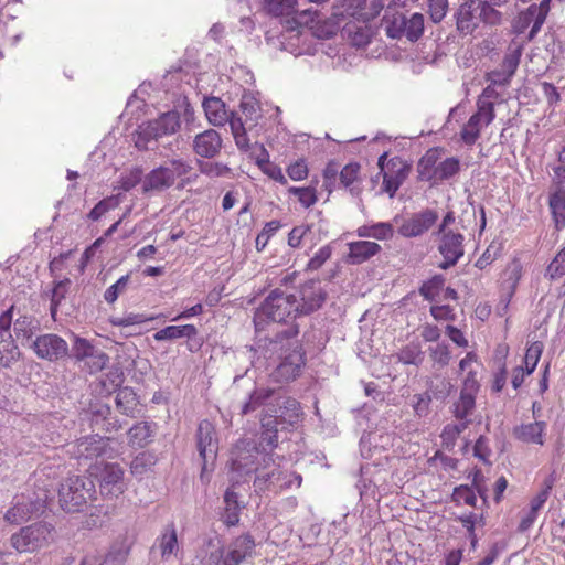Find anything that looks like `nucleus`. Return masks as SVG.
I'll return each instance as SVG.
<instances>
[{
    "label": "nucleus",
    "mask_w": 565,
    "mask_h": 565,
    "mask_svg": "<svg viewBox=\"0 0 565 565\" xmlns=\"http://www.w3.org/2000/svg\"><path fill=\"white\" fill-rule=\"evenodd\" d=\"M546 276L553 280L565 277V246L557 253V255L547 266Z\"/></svg>",
    "instance_id": "53"
},
{
    "label": "nucleus",
    "mask_w": 565,
    "mask_h": 565,
    "mask_svg": "<svg viewBox=\"0 0 565 565\" xmlns=\"http://www.w3.org/2000/svg\"><path fill=\"white\" fill-rule=\"evenodd\" d=\"M266 9L275 17L290 15L297 6V0H265Z\"/></svg>",
    "instance_id": "43"
},
{
    "label": "nucleus",
    "mask_w": 565,
    "mask_h": 565,
    "mask_svg": "<svg viewBox=\"0 0 565 565\" xmlns=\"http://www.w3.org/2000/svg\"><path fill=\"white\" fill-rule=\"evenodd\" d=\"M298 311L297 298L281 291H271L254 315L256 331H262L269 322L288 323L294 321Z\"/></svg>",
    "instance_id": "3"
},
{
    "label": "nucleus",
    "mask_w": 565,
    "mask_h": 565,
    "mask_svg": "<svg viewBox=\"0 0 565 565\" xmlns=\"http://www.w3.org/2000/svg\"><path fill=\"white\" fill-rule=\"evenodd\" d=\"M439 253L443 255L444 260L439 267L447 269L455 266L460 257L463 255V235L459 232H445L439 234Z\"/></svg>",
    "instance_id": "11"
},
{
    "label": "nucleus",
    "mask_w": 565,
    "mask_h": 565,
    "mask_svg": "<svg viewBox=\"0 0 565 565\" xmlns=\"http://www.w3.org/2000/svg\"><path fill=\"white\" fill-rule=\"evenodd\" d=\"M203 108L209 122L213 126H224L227 122L231 113L221 98H206L203 102Z\"/></svg>",
    "instance_id": "24"
},
{
    "label": "nucleus",
    "mask_w": 565,
    "mask_h": 565,
    "mask_svg": "<svg viewBox=\"0 0 565 565\" xmlns=\"http://www.w3.org/2000/svg\"><path fill=\"white\" fill-rule=\"evenodd\" d=\"M154 317H149L143 313H128L124 317H113L110 318V323L114 327H129L135 324H141L148 321L153 320Z\"/></svg>",
    "instance_id": "54"
},
{
    "label": "nucleus",
    "mask_w": 565,
    "mask_h": 565,
    "mask_svg": "<svg viewBox=\"0 0 565 565\" xmlns=\"http://www.w3.org/2000/svg\"><path fill=\"white\" fill-rule=\"evenodd\" d=\"M347 262L352 265H360L377 255L382 247L371 241H356L348 243Z\"/></svg>",
    "instance_id": "21"
},
{
    "label": "nucleus",
    "mask_w": 565,
    "mask_h": 565,
    "mask_svg": "<svg viewBox=\"0 0 565 565\" xmlns=\"http://www.w3.org/2000/svg\"><path fill=\"white\" fill-rule=\"evenodd\" d=\"M310 31L318 39H331L337 33V25L331 20H322L318 13Z\"/></svg>",
    "instance_id": "42"
},
{
    "label": "nucleus",
    "mask_w": 565,
    "mask_h": 565,
    "mask_svg": "<svg viewBox=\"0 0 565 565\" xmlns=\"http://www.w3.org/2000/svg\"><path fill=\"white\" fill-rule=\"evenodd\" d=\"M301 417L302 411L300 403L292 397L286 398L281 407V414L279 415L278 424L295 426L301 420Z\"/></svg>",
    "instance_id": "33"
},
{
    "label": "nucleus",
    "mask_w": 565,
    "mask_h": 565,
    "mask_svg": "<svg viewBox=\"0 0 565 565\" xmlns=\"http://www.w3.org/2000/svg\"><path fill=\"white\" fill-rule=\"evenodd\" d=\"M451 500L457 505L476 507L477 495L472 488L461 484L454 489V492L451 494Z\"/></svg>",
    "instance_id": "46"
},
{
    "label": "nucleus",
    "mask_w": 565,
    "mask_h": 565,
    "mask_svg": "<svg viewBox=\"0 0 565 565\" xmlns=\"http://www.w3.org/2000/svg\"><path fill=\"white\" fill-rule=\"evenodd\" d=\"M300 303L297 302L298 311L302 315H309L322 306L326 294L318 281L309 280L300 288Z\"/></svg>",
    "instance_id": "17"
},
{
    "label": "nucleus",
    "mask_w": 565,
    "mask_h": 565,
    "mask_svg": "<svg viewBox=\"0 0 565 565\" xmlns=\"http://www.w3.org/2000/svg\"><path fill=\"white\" fill-rule=\"evenodd\" d=\"M280 227L281 223L277 220L267 222L256 237V249L258 252L264 250L270 238L278 232Z\"/></svg>",
    "instance_id": "48"
},
{
    "label": "nucleus",
    "mask_w": 565,
    "mask_h": 565,
    "mask_svg": "<svg viewBox=\"0 0 565 565\" xmlns=\"http://www.w3.org/2000/svg\"><path fill=\"white\" fill-rule=\"evenodd\" d=\"M135 537L122 536L115 541L105 556V563L110 565H122L132 548Z\"/></svg>",
    "instance_id": "25"
},
{
    "label": "nucleus",
    "mask_w": 565,
    "mask_h": 565,
    "mask_svg": "<svg viewBox=\"0 0 565 565\" xmlns=\"http://www.w3.org/2000/svg\"><path fill=\"white\" fill-rule=\"evenodd\" d=\"M552 0H542L539 6L532 4L527 8L526 12L523 13L522 20L526 23L533 21V25L530 31V39H532L541 29L550 11V3Z\"/></svg>",
    "instance_id": "26"
},
{
    "label": "nucleus",
    "mask_w": 565,
    "mask_h": 565,
    "mask_svg": "<svg viewBox=\"0 0 565 565\" xmlns=\"http://www.w3.org/2000/svg\"><path fill=\"white\" fill-rule=\"evenodd\" d=\"M115 402L117 409L127 416H132L138 406L137 394L130 387L119 388Z\"/></svg>",
    "instance_id": "32"
},
{
    "label": "nucleus",
    "mask_w": 565,
    "mask_h": 565,
    "mask_svg": "<svg viewBox=\"0 0 565 565\" xmlns=\"http://www.w3.org/2000/svg\"><path fill=\"white\" fill-rule=\"evenodd\" d=\"M424 32V17L422 13H414L406 20L404 36L409 41H417Z\"/></svg>",
    "instance_id": "45"
},
{
    "label": "nucleus",
    "mask_w": 565,
    "mask_h": 565,
    "mask_svg": "<svg viewBox=\"0 0 565 565\" xmlns=\"http://www.w3.org/2000/svg\"><path fill=\"white\" fill-rule=\"evenodd\" d=\"M162 559H169L179 551L177 531L173 524L168 525L164 532L157 539Z\"/></svg>",
    "instance_id": "29"
},
{
    "label": "nucleus",
    "mask_w": 565,
    "mask_h": 565,
    "mask_svg": "<svg viewBox=\"0 0 565 565\" xmlns=\"http://www.w3.org/2000/svg\"><path fill=\"white\" fill-rule=\"evenodd\" d=\"M332 255V247L330 244H327L320 247L315 255L309 259L306 269L310 271H315L320 269L327 260L330 259Z\"/></svg>",
    "instance_id": "55"
},
{
    "label": "nucleus",
    "mask_w": 565,
    "mask_h": 565,
    "mask_svg": "<svg viewBox=\"0 0 565 565\" xmlns=\"http://www.w3.org/2000/svg\"><path fill=\"white\" fill-rule=\"evenodd\" d=\"M227 122L230 124L237 147L241 149L248 148V138L242 118L231 113Z\"/></svg>",
    "instance_id": "39"
},
{
    "label": "nucleus",
    "mask_w": 565,
    "mask_h": 565,
    "mask_svg": "<svg viewBox=\"0 0 565 565\" xmlns=\"http://www.w3.org/2000/svg\"><path fill=\"white\" fill-rule=\"evenodd\" d=\"M255 547V540L249 533L235 537L222 554L223 565H241L253 555Z\"/></svg>",
    "instance_id": "12"
},
{
    "label": "nucleus",
    "mask_w": 565,
    "mask_h": 565,
    "mask_svg": "<svg viewBox=\"0 0 565 565\" xmlns=\"http://www.w3.org/2000/svg\"><path fill=\"white\" fill-rule=\"evenodd\" d=\"M262 443H265L267 446L275 448L278 445V419L275 416H269L268 418L263 417L262 420Z\"/></svg>",
    "instance_id": "37"
},
{
    "label": "nucleus",
    "mask_w": 565,
    "mask_h": 565,
    "mask_svg": "<svg viewBox=\"0 0 565 565\" xmlns=\"http://www.w3.org/2000/svg\"><path fill=\"white\" fill-rule=\"evenodd\" d=\"M438 220V215L433 210H424L405 220L398 228V233L404 237H416L427 232Z\"/></svg>",
    "instance_id": "16"
},
{
    "label": "nucleus",
    "mask_w": 565,
    "mask_h": 565,
    "mask_svg": "<svg viewBox=\"0 0 565 565\" xmlns=\"http://www.w3.org/2000/svg\"><path fill=\"white\" fill-rule=\"evenodd\" d=\"M407 18L401 13L395 12L385 17V31L391 39H401L404 36Z\"/></svg>",
    "instance_id": "36"
},
{
    "label": "nucleus",
    "mask_w": 565,
    "mask_h": 565,
    "mask_svg": "<svg viewBox=\"0 0 565 565\" xmlns=\"http://www.w3.org/2000/svg\"><path fill=\"white\" fill-rule=\"evenodd\" d=\"M225 509L223 513V522L226 526H235L239 522L241 504L238 494L233 489H227L224 494Z\"/></svg>",
    "instance_id": "28"
},
{
    "label": "nucleus",
    "mask_w": 565,
    "mask_h": 565,
    "mask_svg": "<svg viewBox=\"0 0 565 565\" xmlns=\"http://www.w3.org/2000/svg\"><path fill=\"white\" fill-rule=\"evenodd\" d=\"M457 520L467 530L468 537L471 541V545H472V547H475L477 544L476 525L479 522H482V515L470 512V513L462 514V515L458 516Z\"/></svg>",
    "instance_id": "52"
},
{
    "label": "nucleus",
    "mask_w": 565,
    "mask_h": 565,
    "mask_svg": "<svg viewBox=\"0 0 565 565\" xmlns=\"http://www.w3.org/2000/svg\"><path fill=\"white\" fill-rule=\"evenodd\" d=\"M109 441L110 438L98 435L83 437L75 443L73 455L86 460L106 456L110 451Z\"/></svg>",
    "instance_id": "15"
},
{
    "label": "nucleus",
    "mask_w": 565,
    "mask_h": 565,
    "mask_svg": "<svg viewBox=\"0 0 565 565\" xmlns=\"http://www.w3.org/2000/svg\"><path fill=\"white\" fill-rule=\"evenodd\" d=\"M129 282V275L121 276L115 284L109 286L105 294L104 298L108 303H114L120 294H122Z\"/></svg>",
    "instance_id": "62"
},
{
    "label": "nucleus",
    "mask_w": 565,
    "mask_h": 565,
    "mask_svg": "<svg viewBox=\"0 0 565 565\" xmlns=\"http://www.w3.org/2000/svg\"><path fill=\"white\" fill-rule=\"evenodd\" d=\"M264 152L266 158L257 160V166L259 169L271 180L279 182L280 184H287V179L284 175L281 168L270 162L268 159V153L265 150Z\"/></svg>",
    "instance_id": "44"
},
{
    "label": "nucleus",
    "mask_w": 565,
    "mask_h": 565,
    "mask_svg": "<svg viewBox=\"0 0 565 565\" xmlns=\"http://www.w3.org/2000/svg\"><path fill=\"white\" fill-rule=\"evenodd\" d=\"M20 358V350L12 335H0V365L11 366Z\"/></svg>",
    "instance_id": "31"
},
{
    "label": "nucleus",
    "mask_w": 565,
    "mask_h": 565,
    "mask_svg": "<svg viewBox=\"0 0 565 565\" xmlns=\"http://www.w3.org/2000/svg\"><path fill=\"white\" fill-rule=\"evenodd\" d=\"M460 170V161L455 158L450 157L445 159L444 161L439 162L437 166V172L434 180V183H438L445 180H448L456 175Z\"/></svg>",
    "instance_id": "38"
},
{
    "label": "nucleus",
    "mask_w": 565,
    "mask_h": 565,
    "mask_svg": "<svg viewBox=\"0 0 565 565\" xmlns=\"http://www.w3.org/2000/svg\"><path fill=\"white\" fill-rule=\"evenodd\" d=\"M275 393L270 387H256L248 396V399L242 406V415L255 412L260 406L265 405Z\"/></svg>",
    "instance_id": "30"
},
{
    "label": "nucleus",
    "mask_w": 565,
    "mask_h": 565,
    "mask_svg": "<svg viewBox=\"0 0 565 565\" xmlns=\"http://www.w3.org/2000/svg\"><path fill=\"white\" fill-rule=\"evenodd\" d=\"M478 9L476 0L461 2L455 13L456 28L462 35L472 34L478 26L476 11Z\"/></svg>",
    "instance_id": "20"
},
{
    "label": "nucleus",
    "mask_w": 565,
    "mask_h": 565,
    "mask_svg": "<svg viewBox=\"0 0 565 565\" xmlns=\"http://www.w3.org/2000/svg\"><path fill=\"white\" fill-rule=\"evenodd\" d=\"M32 349L39 359L50 362L62 360L68 355L67 342L54 333L36 337L32 343Z\"/></svg>",
    "instance_id": "10"
},
{
    "label": "nucleus",
    "mask_w": 565,
    "mask_h": 565,
    "mask_svg": "<svg viewBox=\"0 0 565 565\" xmlns=\"http://www.w3.org/2000/svg\"><path fill=\"white\" fill-rule=\"evenodd\" d=\"M548 205L556 228H562L565 225V192L555 191L554 193H552L550 196Z\"/></svg>",
    "instance_id": "35"
},
{
    "label": "nucleus",
    "mask_w": 565,
    "mask_h": 565,
    "mask_svg": "<svg viewBox=\"0 0 565 565\" xmlns=\"http://www.w3.org/2000/svg\"><path fill=\"white\" fill-rule=\"evenodd\" d=\"M222 148L220 134L214 129L205 130L195 136L193 151L202 158L215 157Z\"/></svg>",
    "instance_id": "19"
},
{
    "label": "nucleus",
    "mask_w": 565,
    "mask_h": 565,
    "mask_svg": "<svg viewBox=\"0 0 565 565\" xmlns=\"http://www.w3.org/2000/svg\"><path fill=\"white\" fill-rule=\"evenodd\" d=\"M522 54L521 46H516L513 50H510L505 56L503 57L501 68L504 70L510 77H512L520 64V58Z\"/></svg>",
    "instance_id": "60"
},
{
    "label": "nucleus",
    "mask_w": 565,
    "mask_h": 565,
    "mask_svg": "<svg viewBox=\"0 0 565 565\" xmlns=\"http://www.w3.org/2000/svg\"><path fill=\"white\" fill-rule=\"evenodd\" d=\"M476 394L469 392H460V397L458 402L455 404V416L457 418L463 419L466 418L475 407Z\"/></svg>",
    "instance_id": "49"
},
{
    "label": "nucleus",
    "mask_w": 565,
    "mask_h": 565,
    "mask_svg": "<svg viewBox=\"0 0 565 565\" xmlns=\"http://www.w3.org/2000/svg\"><path fill=\"white\" fill-rule=\"evenodd\" d=\"M14 503L4 513V520L9 524L19 525L29 521L34 514L44 508V503L39 500H32L24 494L18 495Z\"/></svg>",
    "instance_id": "13"
},
{
    "label": "nucleus",
    "mask_w": 565,
    "mask_h": 565,
    "mask_svg": "<svg viewBox=\"0 0 565 565\" xmlns=\"http://www.w3.org/2000/svg\"><path fill=\"white\" fill-rule=\"evenodd\" d=\"M198 335L194 324L168 326L153 334L156 341L175 340L180 338L192 339Z\"/></svg>",
    "instance_id": "27"
},
{
    "label": "nucleus",
    "mask_w": 565,
    "mask_h": 565,
    "mask_svg": "<svg viewBox=\"0 0 565 565\" xmlns=\"http://www.w3.org/2000/svg\"><path fill=\"white\" fill-rule=\"evenodd\" d=\"M180 127L178 113L168 111L154 120L141 124L137 129L135 145L139 149H147L150 140L172 135Z\"/></svg>",
    "instance_id": "8"
},
{
    "label": "nucleus",
    "mask_w": 565,
    "mask_h": 565,
    "mask_svg": "<svg viewBox=\"0 0 565 565\" xmlns=\"http://www.w3.org/2000/svg\"><path fill=\"white\" fill-rule=\"evenodd\" d=\"M118 199L115 196H109L99 201L89 212L88 217L92 221L99 220L103 215H105L108 211L114 210L118 206Z\"/></svg>",
    "instance_id": "57"
},
{
    "label": "nucleus",
    "mask_w": 565,
    "mask_h": 565,
    "mask_svg": "<svg viewBox=\"0 0 565 565\" xmlns=\"http://www.w3.org/2000/svg\"><path fill=\"white\" fill-rule=\"evenodd\" d=\"M428 352L434 364H437L439 367L447 366L451 360L449 345L444 342L438 343L435 347H430Z\"/></svg>",
    "instance_id": "51"
},
{
    "label": "nucleus",
    "mask_w": 565,
    "mask_h": 565,
    "mask_svg": "<svg viewBox=\"0 0 565 565\" xmlns=\"http://www.w3.org/2000/svg\"><path fill=\"white\" fill-rule=\"evenodd\" d=\"M495 113L486 111L484 108L477 110L469 117L460 130V139L467 146H472L480 138L481 130L493 122Z\"/></svg>",
    "instance_id": "14"
},
{
    "label": "nucleus",
    "mask_w": 565,
    "mask_h": 565,
    "mask_svg": "<svg viewBox=\"0 0 565 565\" xmlns=\"http://www.w3.org/2000/svg\"><path fill=\"white\" fill-rule=\"evenodd\" d=\"M299 333L297 324H290L284 332L277 334L279 340L296 339ZM306 365V353L298 340L289 342V347L281 352L280 362L271 372L270 377L276 383H289L298 379Z\"/></svg>",
    "instance_id": "2"
},
{
    "label": "nucleus",
    "mask_w": 565,
    "mask_h": 565,
    "mask_svg": "<svg viewBox=\"0 0 565 565\" xmlns=\"http://www.w3.org/2000/svg\"><path fill=\"white\" fill-rule=\"evenodd\" d=\"M53 540L54 526L46 522H36L13 533L10 544L18 553H34L49 546Z\"/></svg>",
    "instance_id": "6"
},
{
    "label": "nucleus",
    "mask_w": 565,
    "mask_h": 565,
    "mask_svg": "<svg viewBox=\"0 0 565 565\" xmlns=\"http://www.w3.org/2000/svg\"><path fill=\"white\" fill-rule=\"evenodd\" d=\"M467 428V423L448 424L440 435L443 444L448 448L454 446L459 435Z\"/></svg>",
    "instance_id": "58"
},
{
    "label": "nucleus",
    "mask_w": 565,
    "mask_h": 565,
    "mask_svg": "<svg viewBox=\"0 0 565 565\" xmlns=\"http://www.w3.org/2000/svg\"><path fill=\"white\" fill-rule=\"evenodd\" d=\"M88 472L97 482L99 493L104 499H117L128 489L125 469L118 462H96L88 468Z\"/></svg>",
    "instance_id": "5"
},
{
    "label": "nucleus",
    "mask_w": 565,
    "mask_h": 565,
    "mask_svg": "<svg viewBox=\"0 0 565 565\" xmlns=\"http://www.w3.org/2000/svg\"><path fill=\"white\" fill-rule=\"evenodd\" d=\"M96 499L93 480L73 475L63 480L58 489L60 507L70 513L83 511L88 502Z\"/></svg>",
    "instance_id": "4"
},
{
    "label": "nucleus",
    "mask_w": 565,
    "mask_h": 565,
    "mask_svg": "<svg viewBox=\"0 0 565 565\" xmlns=\"http://www.w3.org/2000/svg\"><path fill=\"white\" fill-rule=\"evenodd\" d=\"M545 428L546 424L542 420L521 424L514 427L513 436L522 443L542 446L544 444Z\"/></svg>",
    "instance_id": "22"
},
{
    "label": "nucleus",
    "mask_w": 565,
    "mask_h": 565,
    "mask_svg": "<svg viewBox=\"0 0 565 565\" xmlns=\"http://www.w3.org/2000/svg\"><path fill=\"white\" fill-rule=\"evenodd\" d=\"M386 157L387 153L380 156L377 164L383 174V191L393 198L407 178L411 167L399 157H394L385 163Z\"/></svg>",
    "instance_id": "9"
},
{
    "label": "nucleus",
    "mask_w": 565,
    "mask_h": 565,
    "mask_svg": "<svg viewBox=\"0 0 565 565\" xmlns=\"http://www.w3.org/2000/svg\"><path fill=\"white\" fill-rule=\"evenodd\" d=\"M73 339V355L76 361H85L89 356L94 355L95 347L85 338L76 334H72Z\"/></svg>",
    "instance_id": "41"
},
{
    "label": "nucleus",
    "mask_w": 565,
    "mask_h": 565,
    "mask_svg": "<svg viewBox=\"0 0 565 565\" xmlns=\"http://www.w3.org/2000/svg\"><path fill=\"white\" fill-rule=\"evenodd\" d=\"M499 93L495 90L494 85H488L481 94L478 96L476 102L477 108H484L486 111L495 113L494 102L499 98Z\"/></svg>",
    "instance_id": "50"
},
{
    "label": "nucleus",
    "mask_w": 565,
    "mask_h": 565,
    "mask_svg": "<svg viewBox=\"0 0 565 565\" xmlns=\"http://www.w3.org/2000/svg\"><path fill=\"white\" fill-rule=\"evenodd\" d=\"M151 433L148 423H137L128 431V443L134 448H143L150 441Z\"/></svg>",
    "instance_id": "34"
},
{
    "label": "nucleus",
    "mask_w": 565,
    "mask_h": 565,
    "mask_svg": "<svg viewBox=\"0 0 565 565\" xmlns=\"http://www.w3.org/2000/svg\"><path fill=\"white\" fill-rule=\"evenodd\" d=\"M444 285H445L444 276L436 275L433 278H430L428 281L424 282V285L420 288V294L426 299H433L443 289Z\"/></svg>",
    "instance_id": "61"
},
{
    "label": "nucleus",
    "mask_w": 565,
    "mask_h": 565,
    "mask_svg": "<svg viewBox=\"0 0 565 565\" xmlns=\"http://www.w3.org/2000/svg\"><path fill=\"white\" fill-rule=\"evenodd\" d=\"M193 167L183 159H171L148 172L142 180V192H162L170 189L178 181L177 188L184 189L194 182L198 174L193 173Z\"/></svg>",
    "instance_id": "1"
},
{
    "label": "nucleus",
    "mask_w": 565,
    "mask_h": 565,
    "mask_svg": "<svg viewBox=\"0 0 565 565\" xmlns=\"http://www.w3.org/2000/svg\"><path fill=\"white\" fill-rule=\"evenodd\" d=\"M448 11V0H428V13L434 23H439Z\"/></svg>",
    "instance_id": "64"
},
{
    "label": "nucleus",
    "mask_w": 565,
    "mask_h": 565,
    "mask_svg": "<svg viewBox=\"0 0 565 565\" xmlns=\"http://www.w3.org/2000/svg\"><path fill=\"white\" fill-rule=\"evenodd\" d=\"M479 19L486 24L498 25L502 21V14L488 2H483L480 8Z\"/></svg>",
    "instance_id": "63"
},
{
    "label": "nucleus",
    "mask_w": 565,
    "mask_h": 565,
    "mask_svg": "<svg viewBox=\"0 0 565 565\" xmlns=\"http://www.w3.org/2000/svg\"><path fill=\"white\" fill-rule=\"evenodd\" d=\"M156 463V457L150 452H140L130 462V472L134 476H142Z\"/></svg>",
    "instance_id": "40"
},
{
    "label": "nucleus",
    "mask_w": 565,
    "mask_h": 565,
    "mask_svg": "<svg viewBox=\"0 0 565 565\" xmlns=\"http://www.w3.org/2000/svg\"><path fill=\"white\" fill-rule=\"evenodd\" d=\"M323 188L329 193L337 189L349 190L352 194H359L361 191V166L358 162H350L339 170L335 161L327 163L322 172Z\"/></svg>",
    "instance_id": "7"
},
{
    "label": "nucleus",
    "mask_w": 565,
    "mask_h": 565,
    "mask_svg": "<svg viewBox=\"0 0 565 565\" xmlns=\"http://www.w3.org/2000/svg\"><path fill=\"white\" fill-rule=\"evenodd\" d=\"M288 192L290 194H294L295 196H297L299 203L305 209H308V207L315 205L316 202L318 201L317 191L313 186H302V188L290 186L288 189Z\"/></svg>",
    "instance_id": "47"
},
{
    "label": "nucleus",
    "mask_w": 565,
    "mask_h": 565,
    "mask_svg": "<svg viewBox=\"0 0 565 565\" xmlns=\"http://www.w3.org/2000/svg\"><path fill=\"white\" fill-rule=\"evenodd\" d=\"M198 449L201 458L206 462L207 457H215L217 452V439L214 425L204 419L200 422L196 433Z\"/></svg>",
    "instance_id": "18"
},
{
    "label": "nucleus",
    "mask_w": 565,
    "mask_h": 565,
    "mask_svg": "<svg viewBox=\"0 0 565 565\" xmlns=\"http://www.w3.org/2000/svg\"><path fill=\"white\" fill-rule=\"evenodd\" d=\"M542 354V343L534 342L532 343L525 352L524 355V369L527 370V373H533Z\"/></svg>",
    "instance_id": "59"
},
{
    "label": "nucleus",
    "mask_w": 565,
    "mask_h": 565,
    "mask_svg": "<svg viewBox=\"0 0 565 565\" xmlns=\"http://www.w3.org/2000/svg\"><path fill=\"white\" fill-rule=\"evenodd\" d=\"M422 351L418 345L408 344L401 349L397 354L398 361L404 364H419L423 360Z\"/></svg>",
    "instance_id": "56"
},
{
    "label": "nucleus",
    "mask_w": 565,
    "mask_h": 565,
    "mask_svg": "<svg viewBox=\"0 0 565 565\" xmlns=\"http://www.w3.org/2000/svg\"><path fill=\"white\" fill-rule=\"evenodd\" d=\"M440 148H430L420 158V160L418 161L417 171L418 178L422 181L434 183L437 172L438 160L440 159Z\"/></svg>",
    "instance_id": "23"
}]
</instances>
